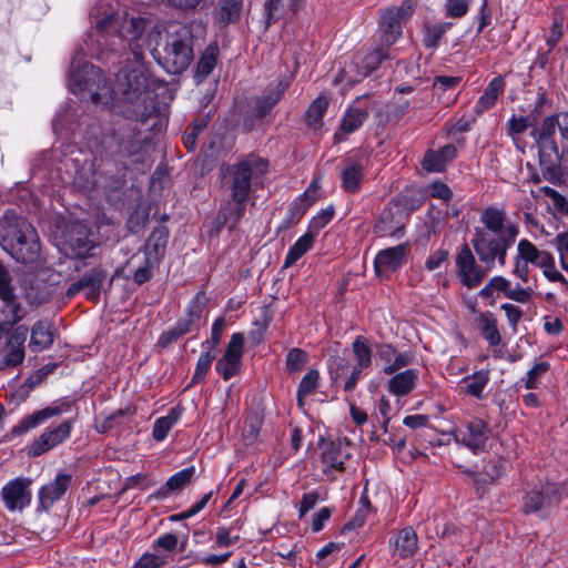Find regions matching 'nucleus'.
<instances>
[{
    "label": "nucleus",
    "instance_id": "39",
    "mask_svg": "<svg viewBox=\"0 0 568 568\" xmlns=\"http://www.w3.org/2000/svg\"><path fill=\"white\" fill-rule=\"evenodd\" d=\"M453 22H436L424 24L423 43L427 49H436L445 33L453 27Z\"/></svg>",
    "mask_w": 568,
    "mask_h": 568
},
{
    "label": "nucleus",
    "instance_id": "4",
    "mask_svg": "<svg viewBox=\"0 0 568 568\" xmlns=\"http://www.w3.org/2000/svg\"><path fill=\"white\" fill-rule=\"evenodd\" d=\"M194 36L190 27L182 23L170 24L164 42L152 49L158 63L171 74L185 71L194 58Z\"/></svg>",
    "mask_w": 568,
    "mask_h": 568
},
{
    "label": "nucleus",
    "instance_id": "8",
    "mask_svg": "<svg viewBox=\"0 0 568 568\" xmlns=\"http://www.w3.org/2000/svg\"><path fill=\"white\" fill-rule=\"evenodd\" d=\"M287 89V83L280 81L275 88L262 97L251 100L247 111L243 114V128L246 132L252 131L256 123L262 121L272 109L280 102Z\"/></svg>",
    "mask_w": 568,
    "mask_h": 568
},
{
    "label": "nucleus",
    "instance_id": "60",
    "mask_svg": "<svg viewBox=\"0 0 568 568\" xmlns=\"http://www.w3.org/2000/svg\"><path fill=\"white\" fill-rule=\"evenodd\" d=\"M233 527H219L215 534V546L230 547L240 540L239 535H232Z\"/></svg>",
    "mask_w": 568,
    "mask_h": 568
},
{
    "label": "nucleus",
    "instance_id": "19",
    "mask_svg": "<svg viewBox=\"0 0 568 568\" xmlns=\"http://www.w3.org/2000/svg\"><path fill=\"white\" fill-rule=\"evenodd\" d=\"M353 353L356 359V364L353 365L351 375L347 377L344 384L345 392H352L361 377L364 369L372 366L373 363V351L367 344V339L363 336H357L352 344Z\"/></svg>",
    "mask_w": 568,
    "mask_h": 568
},
{
    "label": "nucleus",
    "instance_id": "54",
    "mask_svg": "<svg viewBox=\"0 0 568 568\" xmlns=\"http://www.w3.org/2000/svg\"><path fill=\"white\" fill-rule=\"evenodd\" d=\"M550 368L548 362L536 363L527 373L526 377L521 378L520 383L524 384L526 389H534L538 385V379L546 374Z\"/></svg>",
    "mask_w": 568,
    "mask_h": 568
},
{
    "label": "nucleus",
    "instance_id": "49",
    "mask_svg": "<svg viewBox=\"0 0 568 568\" xmlns=\"http://www.w3.org/2000/svg\"><path fill=\"white\" fill-rule=\"evenodd\" d=\"M310 356L307 352L302 348L294 347L288 351L286 355V369L290 374L301 372L308 363Z\"/></svg>",
    "mask_w": 568,
    "mask_h": 568
},
{
    "label": "nucleus",
    "instance_id": "58",
    "mask_svg": "<svg viewBox=\"0 0 568 568\" xmlns=\"http://www.w3.org/2000/svg\"><path fill=\"white\" fill-rule=\"evenodd\" d=\"M155 262L151 256H146L144 261V265L136 268L133 274V282L136 285H142L148 282L153 276V271L155 267Z\"/></svg>",
    "mask_w": 568,
    "mask_h": 568
},
{
    "label": "nucleus",
    "instance_id": "45",
    "mask_svg": "<svg viewBox=\"0 0 568 568\" xmlns=\"http://www.w3.org/2000/svg\"><path fill=\"white\" fill-rule=\"evenodd\" d=\"M488 381V373L486 372H477L471 376L465 377V393L476 398H481L483 390L486 387Z\"/></svg>",
    "mask_w": 568,
    "mask_h": 568
},
{
    "label": "nucleus",
    "instance_id": "23",
    "mask_svg": "<svg viewBox=\"0 0 568 568\" xmlns=\"http://www.w3.org/2000/svg\"><path fill=\"white\" fill-rule=\"evenodd\" d=\"M393 556L402 559L414 556L418 549V537L412 527H405L389 539Z\"/></svg>",
    "mask_w": 568,
    "mask_h": 568
},
{
    "label": "nucleus",
    "instance_id": "16",
    "mask_svg": "<svg viewBox=\"0 0 568 568\" xmlns=\"http://www.w3.org/2000/svg\"><path fill=\"white\" fill-rule=\"evenodd\" d=\"M32 484L30 478L19 477L10 480L1 489V497L6 507L13 511L23 509L31 503V491L29 486Z\"/></svg>",
    "mask_w": 568,
    "mask_h": 568
},
{
    "label": "nucleus",
    "instance_id": "21",
    "mask_svg": "<svg viewBox=\"0 0 568 568\" xmlns=\"http://www.w3.org/2000/svg\"><path fill=\"white\" fill-rule=\"evenodd\" d=\"M376 355L384 362L385 374H394L403 367L410 365L414 361L412 352L398 353L392 344H376Z\"/></svg>",
    "mask_w": 568,
    "mask_h": 568
},
{
    "label": "nucleus",
    "instance_id": "7",
    "mask_svg": "<svg viewBox=\"0 0 568 568\" xmlns=\"http://www.w3.org/2000/svg\"><path fill=\"white\" fill-rule=\"evenodd\" d=\"M415 10L413 0H404L400 6L388 8L381 14L382 44L389 48L403 33V23Z\"/></svg>",
    "mask_w": 568,
    "mask_h": 568
},
{
    "label": "nucleus",
    "instance_id": "6",
    "mask_svg": "<svg viewBox=\"0 0 568 568\" xmlns=\"http://www.w3.org/2000/svg\"><path fill=\"white\" fill-rule=\"evenodd\" d=\"M99 11L100 8H94L91 13L95 19L97 29L101 33L118 38L121 48L130 50L134 59L140 61L143 58V52L139 40L150 24L149 19L141 16H129L128 13L120 17L113 11L104 12L103 18H99Z\"/></svg>",
    "mask_w": 568,
    "mask_h": 568
},
{
    "label": "nucleus",
    "instance_id": "46",
    "mask_svg": "<svg viewBox=\"0 0 568 568\" xmlns=\"http://www.w3.org/2000/svg\"><path fill=\"white\" fill-rule=\"evenodd\" d=\"M328 108V101L325 97L316 98L308 106L305 121L310 126H316L323 119Z\"/></svg>",
    "mask_w": 568,
    "mask_h": 568
},
{
    "label": "nucleus",
    "instance_id": "43",
    "mask_svg": "<svg viewBox=\"0 0 568 568\" xmlns=\"http://www.w3.org/2000/svg\"><path fill=\"white\" fill-rule=\"evenodd\" d=\"M353 365L342 355H333L328 359V372L333 384H336L344 375H351Z\"/></svg>",
    "mask_w": 568,
    "mask_h": 568
},
{
    "label": "nucleus",
    "instance_id": "13",
    "mask_svg": "<svg viewBox=\"0 0 568 568\" xmlns=\"http://www.w3.org/2000/svg\"><path fill=\"white\" fill-rule=\"evenodd\" d=\"M72 420H64L54 428H48L28 446V456L38 457L65 442L71 434Z\"/></svg>",
    "mask_w": 568,
    "mask_h": 568
},
{
    "label": "nucleus",
    "instance_id": "1",
    "mask_svg": "<svg viewBox=\"0 0 568 568\" xmlns=\"http://www.w3.org/2000/svg\"><path fill=\"white\" fill-rule=\"evenodd\" d=\"M270 162L254 153H250L236 162L223 166V185L230 197L221 204L212 221V230L220 233L225 226L233 231L244 216L247 202L255 187L263 183Z\"/></svg>",
    "mask_w": 568,
    "mask_h": 568
},
{
    "label": "nucleus",
    "instance_id": "20",
    "mask_svg": "<svg viewBox=\"0 0 568 568\" xmlns=\"http://www.w3.org/2000/svg\"><path fill=\"white\" fill-rule=\"evenodd\" d=\"M466 433L459 438L455 436L457 443L469 448L474 454H478L486 449L489 427L486 422L480 418H474L465 424Z\"/></svg>",
    "mask_w": 568,
    "mask_h": 568
},
{
    "label": "nucleus",
    "instance_id": "57",
    "mask_svg": "<svg viewBox=\"0 0 568 568\" xmlns=\"http://www.w3.org/2000/svg\"><path fill=\"white\" fill-rule=\"evenodd\" d=\"M539 251L529 240L523 239L518 242L516 257L534 264Z\"/></svg>",
    "mask_w": 568,
    "mask_h": 568
},
{
    "label": "nucleus",
    "instance_id": "18",
    "mask_svg": "<svg viewBox=\"0 0 568 568\" xmlns=\"http://www.w3.org/2000/svg\"><path fill=\"white\" fill-rule=\"evenodd\" d=\"M407 216L408 214L397 203H394L382 212L375 225V233L381 236H403Z\"/></svg>",
    "mask_w": 568,
    "mask_h": 568
},
{
    "label": "nucleus",
    "instance_id": "14",
    "mask_svg": "<svg viewBox=\"0 0 568 568\" xmlns=\"http://www.w3.org/2000/svg\"><path fill=\"white\" fill-rule=\"evenodd\" d=\"M371 104L367 95L357 98L347 109L343 116L338 131L335 133V140H344L343 135L351 134L358 130L368 119Z\"/></svg>",
    "mask_w": 568,
    "mask_h": 568
},
{
    "label": "nucleus",
    "instance_id": "34",
    "mask_svg": "<svg viewBox=\"0 0 568 568\" xmlns=\"http://www.w3.org/2000/svg\"><path fill=\"white\" fill-rule=\"evenodd\" d=\"M169 230L164 225H159L150 234L145 244V255L151 256L155 262H159L164 254L168 244Z\"/></svg>",
    "mask_w": 568,
    "mask_h": 568
},
{
    "label": "nucleus",
    "instance_id": "12",
    "mask_svg": "<svg viewBox=\"0 0 568 568\" xmlns=\"http://www.w3.org/2000/svg\"><path fill=\"white\" fill-rule=\"evenodd\" d=\"M456 271L464 286L477 287L486 277V271L477 264L470 247L465 244L456 256Z\"/></svg>",
    "mask_w": 568,
    "mask_h": 568
},
{
    "label": "nucleus",
    "instance_id": "9",
    "mask_svg": "<svg viewBox=\"0 0 568 568\" xmlns=\"http://www.w3.org/2000/svg\"><path fill=\"white\" fill-rule=\"evenodd\" d=\"M204 300V293L199 292L190 303L186 316L179 320L172 328L164 331L159 337L158 345L165 348L185 334L192 332L193 326H196L201 320Z\"/></svg>",
    "mask_w": 568,
    "mask_h": 568
},
{
    "label": "nucleus",
    "instance_id": "3",
    "mask_svg": "<svg viewBox=\"0 0 568 568\" xmlns=\"http://www.w3.org/2000/svg\"><path fill=\"white\" fill-rule=\"evenodd\" d=\"M0 245L19 263L32 264L40 257L41 244L36 229L12 210L0 217Z\"/></svg>",
    "mask_w": 568,
    "mask_h": 568
},
{
    "label": "nucleus",
    "instance_id": "36",
    "mask_svg": "<svg viewBox=\"0 0 568 568\" xmlns=\"http://www.w3.org/2000/svg\"><path fill=\"white\" fill-rule=\"evenodd\" d=\"M111 142L115 143V148L113 150L112 145H109L111 153L123 158L138 154L143 148L142 143L136 139V136L132 134L118 138V134L114 133L111 136Z\"/></svg>",
    "mask_w": 568,
    "mask_h": 568
},
{
    "label": "nucleus",
    "instance_id": "24",
    "mask_svg": "<svg viewBox=\"0 0 568 568\" xmlns=\"http://www.w3.org/2000/svg\"><path fill=\"white\" fill-rule=\"evenodd\" d=\"M408 244H399L378 252L374 261V267L377 274L385 271L394 272L398 270L406 257Z\"/></svg>",
    "mask_w": 568,
    "mask_h": 568
},
{
    "label": "nucleus",
    "instance_id": "47",
    "mask_svg": "<svg viewBox=\"0 0 568 568\" xmlns=\"http://www.w3.org/2000/svg\"><path fill=\"white\" fill-rule=\"evenodd\" d=\"M539 148V162H549V160H562L564 152L559 151L558 144L554 139L535 140Z\"/></svg>",
    "mask_w": 568,
    "mask_h": 568
},
{
    "label": "nucleus",
    "instance_id": "42",
    "mask_svg": "<svg viewBox=\"0 0 568 568\" xmlns=\"http://www.w3.org/2000/svg\"><path fill=\"white\" fill-rule=\"evenodd\" d=\"M179 412L172 408L166 416L160 417L153 425L152 436L155 440H163L179 419Z\"/></svg>",
    "mask_w": 568,
    "mask_h": 568
},
{
    "label": "nucleus",
    "instance_id": "38",
    "mask_svg": "<svg viewBox=\"0 0 568 568\" xmlns=\"http://www.w3.org/2000/svg\"><path fill=\"white\" fill-rule=\"evenodd\" d=\"M311 205L312 202L308 200L307 193H304L303 195L295 199L290 204L287 215L283 220L281 229L286 230L296 225L302 220Z\"/></svg>",
    "mask_w": 568,
    "mask_h": 568
},
{
    "label": "nucleus",
    "instance_id": "41",
    "mask_svg": "<svg viewBox=\"0 0 568 568\" xmlns=\"http://www.w3.org/2000/svg\"><path fill=\"white\" fill-rule=\"evenodd\" d=\"M479 326L481 329V334L485 339L488 342L490 346H496L500 344L501 337L497 327L496 318L494 314L490 312H486L480 314L479 316Z\"/></svg>",
    "mask_w": 568,
    "mask_h": 568
},
{
    "label": "nucleus",
    "instance_id": "64",
    "mask_svg": "<svg viewBox=\"0 0 568 568\" xmlns=\"http://www.w3.org/2000/svg\"><path fill=\"white\" fill-rule=\"evenodd\" d=\"M532 115L516 118L513 116L508 122V133L509 134H521L524 133L528 126H532V122L530 121Z\"/></svg>",
    "mask_w": 568,
    "mask_h": 568
},
{
    "label": "nucleus",
    "instance_id": "17",
    "mask_svg": "<svg viewBox=\"0 0 568 568\" xmlns=\"http://www.w3.org/2000/svg\"><path fill=\"white\" fill-rule=\"evenodd\" d=\"M106 278V271L101 266H95L84 273L81 278L72 283L67 290V297L72 298L79 292L87 291L85 295L91 301H97L101 294L102 285Z\"/></svg>",
    "mask_w": 568,
    "mask_h": 568
},
{
    "label": "nucleus",
    "instance_id": "31",
    "mask_svg": "<svg viewBox=\"0 0 568 568\" xmlns=\"http://www.w3.org/2000/svg\"><path fill=\"white\" fill-rule=\"evenodd\" d=\"M219 47L216 42L210 43L201 54L194 72L195 82L202 83L217 64Z\"/></svg>",
    "mask_w": 568,
    "mask_h": 568
},
{
    "label": "nucleus",
    "instance_id": "15",
    "mask_svg": "<svg viewBox=\"0 0 568 568\" xmlns=\"http://www.w3.org/2000/svg\"><path fill=\"white\" fill-rule=\"evenodd\" d=\"M71 402L61 400L55 402L53 405L48 406L43 409L33 412L31 415L21 419L18 425L12 427V429L10 430V435L14 437L21 436L28 433L30 429L41 425L47 419L59 416L62 413L69 412L71 409Z\"/></svg>",
    "mask_w": 568,
    "mask_h": 568
},
{
    "label": "nucleus",
    "instance_id": "2",
    "mask_svg": "<svg viewBox=\"0 0 568 568\" xmlns=\"http://www.w3.org/2000/svg\"><path fill=\"white\" fill-rule=\"evenodd\" d=\"M506 219L504 210L487 206L480 215V222L486 229L474 230L470 243L479 261L488 267L494 266L496 260L500 266L506 264L507 251L519 234V226L516 223H506Z\"/></svg>",
    "mask_w": 568,
    "mask_h": 568
},
{
    "label": "nucleus",
    "instance_id": "62",
    "mask_svg": "<svg viewBox=\"0 0 568 568\" xmlns=\"http://www.w3.org/2000/svg\"><path fill=\"white\" fill-rule=\"evenodd\" d=\"M555 243L560 254L561 267L568 272V232L559 233L555 239Z\"/></svg>",
    "mask_w": 568,
    "mask_h": 568
},
{
    "label": "nucleus",
    "instance_id": "63",
    "mask_svg": "<svg viewBox=\"0 0 568 568\" xmlns=\"http://www.w3.org/2000/svg\"><path fill=\"white\" fill-rule=\"evenodd\" d=\"M334 216V207L328 206L322 210L315 217H313L310 224V231L312 230L320 231L324 226H326Z\"/></svg>",
    "mask_w": 568,
    "mask_h": 568
},
{
    "label": "nucleus",
    "instance_id": "56",
    "mask_svg": "<svg viewBox=\"0 0 568 568\" xmlns=\"http://www.w3.org/2000/svg\"><path fill=\"white\" fill-rule=\"evenodd\" d=\"M194 467L185 468L173 476H171L168 481V487L173 491H180L184 488L185 485L190 484L194 476Z\"/></svg>",
    "mask_w": 568,
    "mask_h": 568
},
{
    "label": "nucleus",
    "instance_id": "25",
    "mask_svg": "<svg viewBox=\"0 0 568 568\" xmlns=\"http://www.w3.org/2000/svg\"><path fill=\"white\" fill-rule=\"evenodd\" d=\"M243 13V0H219L213 11L214 22L219 28L240 22Z\"/></svg>",
    "mask_w": 568,
    "mask_h": 568
},
{
    "label": "nucleus",
    "instance_id": "11",
    "mask_svg": "<svg viewBox=\"0 0 568 568\" xmlns=\"http://www.w3.org/2000/svg\"><path fill=\"white\" fill-rule=\"evenodd\" d=\"M560 501V493L554 483H540L529 490L523 501V511L532 514L550 508Z\"/></svg>",
    "mask_w": 568,
    "mask_h": 568
},
{
    "label": "nucleus",
    "instance_id": "37",
    "mask_svg": "<svg viewBox=\"0 0 568 568\" xmlns=\"http://www.w3.org/2000/svg\"><path fill=\"white\" fill-rule=\"evenodd\" d=\"M101 70L97 68L95 65L91 63H83L80 67H75V58H73L71 62V69H70V80L73 85L78 87L80 90L89 89L90 88V79L88 78L89 74L95 75L99 74Z\"/></svg>",
    "mask_w": 568,
    "mask_h": 568
},
{
    "label": "nucleus",
    "instance_id": "40",
    "mask_svg": "<svg viewBox=\"0 0 568 568\" xmlns=\"http://www.w3.org/2000/svg\"><path fill=\"white\" fill-rule=\"evenodd\" d=\"M314 235L311 231L301 236L290 248L285 262L284 267H288L296 263L313 245Z\"/></svg>",
    "mask_w": 568,
    "mask_h": 568
},
{
    "label": "nucleus",
    "instance_id": "5",
    "mask_svg": "<svg viewBox=\"0 0 568 568\" xmlns=\"http://www.w3.org/2000/svg\"><path fill=\"white\" fill-rule=\"evenodd\" d=\"M113 93L130 106L128 116L135 121L145 122L155 111L149 92V77L142 68L122 69Z\"/></svg>",
    "mask_w": 568,
    "mask_h": 568
},
{
    "label": "nucleus",
    "instance_id": "32",
    "mask_svg": "<svg viewBox=\"0 0 568 568\" xmlns=\"http://www.w3.org/2000/svg\"><path fill=\"white\" fill-rule=\"evenodd\" d=\"M68 244L78 257H85L95 246L88 229L84 226H78L72 230L68 236Z\"/></svg>",
    "mask_w": 568,
    "mask_h": 568
},
{
    "label": "nucleus",
    "instance_id": "44",
    "mask_svg": "<svg viewBox=\"0 0 568 568\" xmlns=\"http://www.w3.org/2000/svg\"><path fill=\"white\" fill-rule=\"evenodd\" d=\"M320 373L316 369H310L302 381L300 382L297 388V405L298 407L304 406V398L311 395L318 386Z\"/></svg>",
    "mask_w": 568,
    "mask_h": 568
},
{
    "label": "nucleus",
    "instance_id": "52",
    "mask_svg": "<svg viewBox=\"0 0 568 568\" xmlns=\"http://www.w3.org/2000/svg\"><path fill=\"white\" fill-rule=\"evenodd\" d=\"M245 337L243 333H234L222 357L242 363Z\"/></svg>",
    "mask_w": 568,
    "mask_h": 568
},
{
    "label": "nucleus",
    "instance_id": "55",
    "mask_svg": "<svg viewBox=\"0 0 568 568\" xmlns=\"http://www.w3.org/2000/svg\"><path fill=\"white\" fill-rule=\"evenodd\" d=\"M242 363L221 357L215 364V369L220 373L224 381H230L232 377L240 374Z\"/></svg>",
    "mask_w": 568,
    "mask_h": 568
},
{
    "label": "nucleus",
    "instance_id": "28",
    "mask_svg": "<svg viewBox=\"0 0 568 568\" xmlns=\"http://www.w3.org/2000/svg\"><path fill=\"white\" fill-rule=\"evenodd\" d=\"M457 155V149L454 144H446L437 151H427L423 158V168L428 172H442L446 164Z\"/></svg>",
    "mask_w": 568,
    "mask_h": 568
},
{
    "label": "nucleus",
    "instance_id": "51",
    "mask_svg": "<svg viewBox=\"0 0 568 568\" xmlns=\"http://www.w3.org/2000/svg\"><path fill=\"white\" fill-rule=\"evenodd\" d=\"M215 357H216V354L212 349H209L200 355L197 363H196L194 375L192 377V381H191V384L189 385V387H191L192 385H194L196 383L204 381V378L212 365V362L215 359Z\"/></svg>",
    "mask_w": 568,
    "mask_h": 568
},
{
    "label": "nucleus",
    "instance_id": "33",
    "mask_svg": "<svg viewBox=\"0 0 568 568\" xmlns=\"http://www.w3.org/2000/svg\"><path fill=\"white\" fill-rule=\"evenodd\" d=\"M505 81L501 75L494 78L486 87L483 95L479 98L475 105L476 114L480 115L485 111L493 108L497 101L498 95L504 91Z\"/></svg>",
    "mask_w": 568,
    "mask_h": 568
},
{
    "label": "nucleus",
    "instance_id": "26",
    "mask_svg": "<svg viewBox=\"0 0 568 568\" xmlns=\"http://www.w3.org/2000/svg\"><path fill=\"white\" fill-rule=\"evenodd\" d=\"M72 480L69 474H58L55 479L43 486L39 491L40 506L43 509H49L54 501L60 499L68 490Z\"/></svg>",
    "mask_w": 568,
    "mask_h": 568
},
{
    "label": "nucleus",
    "instance_id": "30",
    "mask_svg": "<svg viewBox=\"0 0 568 568\" xmlns=\"http://www.w3.org/2000/svg\"><path fill=\"white\" fill-rule=\"evenodd\" d=\"M54 341L53 324L50 321H38L31 329L29 347L32 352L49 348Z\"/></svg>",
    "mask_w": 568,
    "mask_h": 568
},
{
    "label": "nucleus",
    "instance_id": "48",
    "mask_svg": "<svg viewBox=\"0 0 568 568\" xmlns=\"http://www.w3.org/2000/svg\"><path fill=\"white\" fill-rule=\"evenodd\" d=\"M387 49V47L385 48V45L382 44L379 48H376L365 55L362 61V65L365 69V72L363 73L364 77L369 75L384 60L388 59L389 55Z\"/></svg>",
    "mask_w": 568,
    "mask_h": 568
},
{
    "label": "nucleus",
    "instance_id": "61",
    "mask_svg": "<svg viewBox=\"0 0 568 568\" xmlns=\"http://www.w3.org/2000/svg\"><path fill=\"white\" fill-rule=\"evenodd\" d=\"M562 34H564L562 18L556 17L552 21L549 37L546 40V42L549 47V51H551L557 45V43L561 39Z\"/></svg>",
    "mask_w": 568,
    "mask_h": 568
},
{
    "label": "nucleus",
    "instance_id": "53",
    "mask_svg": "<svg viewBox=\"0 0 568 568\" xmlns=\"http://www.w3.org/2000/svg\"><path fill=\"white\" fill-rule=\"evenodd\" d=\"M470 2V0H445V17L450 19L464 18L469 11Z\"/></svg>",
    "mask_w": 568,
    "mask_h": 568
},
{
    "label": "nucleus",
    "instance_id": "27",
    "mask_svg": "<svg viewBox=\"0 0 568 568\" xmlns=\"http://www.w3.org/2000/svg\"><path fill=\"white\" fill-rule=\"evenodd\" d=\"M321 459L325 465L323 469L325 474H329L331 470L343 471L345 469L344 462L348 457V454L344 452L341 442H325L321 446Z\"/></svg>",
    "mask_w": 568,
    "mask_h": 568
},
{
    "label": "nucleus",
    "instance_id": "10",
    "mask_svg": "<svg viewBox=\"0 0 568 568\" xmlns=\"http://www.w3.org/2000/svg\"><path fill=\"white\" fill-rule=\"evenodd\" d=\"M21 288L27 302L33 306L49 302L55 292L54 285L47 281L45 272L43 271L26 273L21 277Z\"/></svg>",
    "mask_w": 568,
    "mask_h": 568
},
{
    "label": "nucleus",
    "instance_id": "50",
    "mask_svg": "<svg viewBox=\"0 0 568 568\" xmlns=\"http://www.w3.org/2000/svg\"><path fill=\"white\" fill-rule=\"evenodd\" d=\"M558 120H559L558 113L546 116L542 120L540 128H535L531 131V133H530L531 136L535 140L554 139L556 129H558V124H559Z\"/></svg>",
    "mask_w": 568,
    "mask_h": 568
},
{
    "label": "nucleus",
    "instance_id": "59",
    "mask_svg": "<svg viewBox=\"0 0 568 568\" xmlns=\"http://www.w3.org/2000/svg\"><path fill=\"white\" fill-rule=\"evenodd\" d=\"M262 417L257 414L246 418L244 423V438L250 443H253L261 430Z\"/></svg>",
    "mask_w": 568,
    "mask_h": 568
},
{
    "label": "nucleus",
    "instance_id": "29",
    "mask_svg": "<svg viewBox=\"0 0 568 568\" xmlns=\"http://www.w3.org/2000/svg\"><path fill=\"white\" fill-rule=\"evenodd\" d=\"M418 377L419 373L417 369L408 368L404 372L395 374L388 381L387 389L395 396H406L415 388Z\"/></svg>",
    "mask_w": 568,
    "mask_h": 568
},
{
    "label": "nucleus",
    "instance_id": "35",
    "mask_svg": "<svg viewBox=\"0 0 568 568\" xmlns=\"http://www.w3.org/2000/svg\"><path fill=\"white\" fill-rule=\"evenodd\" d=\"M342 186L348 193H357L364 179V168L358 162L347 161L341 173Z\"/></svg>",
    "mask_w": 568,
    "mask_h": 568
},
{
    "label": "nucleus",
    "instance_id": "22",
    "mask_svg": "<svg viewBox=\"0 0 568 568\" xmlns=\"http://www.w3.org/2000/svg\"><path fill=\"white\" fill-rule=\"evenodd\" d=\"M23 318V310L16 294H0V334L8 333Z\"/></svg>",
    "mask_w": 568,
    "mask_h": 568
}]
</instances>
